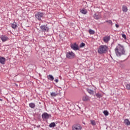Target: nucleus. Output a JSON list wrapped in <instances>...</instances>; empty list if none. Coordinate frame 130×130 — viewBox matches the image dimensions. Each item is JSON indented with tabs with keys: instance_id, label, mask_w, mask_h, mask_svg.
<instances>
[{
	"instance_id": "nucleus-11",
	"label": "nucleus",
	"mask_w": 130,
	"mask_h": 130,
	"mask_svg": "<svg viewBox=\"0 0 130 130\" xmlns=\"http://www.w3.org/2000/svg\"><path fill=\"white\" fill-rule=\"evenodd\" d=\"M93 18L95 19V20H99V19H100V18H101V15L100 14H94V16H93Z\"/></svg>"
},
{
	"instance_id": "nucleus-23",
	"label": "nucleus",
	"mask_w": 130,
	"mask_h": 130,
	"mask_svg": "<svg viewBox=\"0 0 130 130\" xmlns=\"http://www.w3.org/2000/svg\"><path fill=\"white\" fill-rule=\"evenodd\" d=\"M88 32L89 33V34H91V35H93V34H95V31H94V30L89 29L88 30Z\"/></svg>"
},
{
	"instance_id": "nucleus-18",
	"label": "nucleus",
	"mask_w": 130,
	"mask_h": 130,
	"mask_svg": "<svg viewBox=\"0 0 130 130\" xmlns=\"http://www.w3.org/2000/svg\"><path fill=\"white\" fill-rule=\"evenodd\" d=\"M11 27L13 29H17V23L16 22H14L12 24Z\"/></svg>"
},
{
	"instance_id": "nucleus-28",
	"label": "nucleus",
	"mask_w": 130,
	"mask_h": 130,
	"mask_svg": "<svg viewBox=\"0 0 130 130\" xmlns=\"http://www.w3.org/2000/svg\"><path fill=\"white\" fill-rule=\"evenodd\" d=\"M84 46H85V43H82L80 45V48H82V47H84Z\"/></svg>"
},
{
	"instance_id": "nucleus-21",
	"label": "nucleus",
	"mask_w": 130,
	"mask_h": 130,
	"mask_svg": "<svg viewBox=\"0 0 130 130\" xmlns=\"http://www.w3.org/2000/svg\"><path fill=\"white\" fill-rule=\"evenodd\" d=\"M95 96L97 97V98H101V97H102V94L99 92H98L95 94Z\"/></svg>"
},
{
	"instance_id": "nucleus-13",
	"label": "nucleus",
	"mask_w": 130,
	"mask_h": 130,
	"mask_svg": "<svg viewBox=\"0 0 130 130\" xmlns=\"http://www.w3.org/2000/svg\"><path fill=\"white\" fill-rule=\"evenodd\" d=\"M83 101H88V100H90V98L87 95H84L82 98Z\"/></svg>"
},
{
	"instance_id": "nucleus-16",
	"label": "nucleus",
	"mask_w": 130,
	"mask_h": 130,
	"mask_svg": "<svg viewBox=\"0 0 130 130\" xmlns=\"http://www.w3.org/2000/svg\"><path fill=\"white\" fill-rule=\"evenodd\" d=\"M127 7L126 6L123 5L122 6V11L124 12V13H126L127 12Z\"/></svg>"
},
{
	"instance_id": "nucleus-33",
	"label": "nucleus",
	"mask_w": 130,
	"mask_h": 130,
	"mask_svg": "<svg viewBox=\"0 0 130 130\" xmlns=\"http://www.w3.org/2000/svg\"><path fill=\"white\" fill-rule=\"evenodd\" d=\"M129 105H130V104H129Z\"/></svg>"
},
{
	"instance_id": "nucleus-10",
	"label": "nucleus",
	"mask_w": 130,
	"mask_h": 130,
	"mask_svg": "<svg viewBox=\"0 0 130 130\" xmlns=\"http://www.w3.org/2000/svg\"><path fill=\"white\" fill-rule=\"evenodd\" d=\"M104 42H105V43H108V41L110 40V36H105L103 38Z\"/></svg>"
},
{
	"instance_id": "nucleus-26",
	"label": "nucleus",
	"mask_w": 130,
	"mask_h": 130,
	"mask_svg": "<svg viewBox=\"0 0 130 130\" xmlns=\"http://www.w3.org/2000/svg\"><path fill=\"white\" fill-rule=\"evenodd\" d=\"M125 87L127 90H130V84H126Z\"/></svg>"
},
{
	"instance_id": "nucleus-4",
	"label": "nucleus",
	"mask_w": 130,
	"mask_h": 130,
	"mask_svg": "<svg viewBox=\"0 0 130 130\" xmlns=\"http://www.w3.org/2000/svg\"><path fill=\"white\" fill-rule=\"evenodd\" d=\"M40 29L42 32H48L49 31V28L47 26V25H42L40 26Z\"/></svg>"
},
{
	"instance_id": "nucleus-7",
	"label": "nucleus",
	"mask_w": 130,
	"mask_h": 130,
	"mask_svg": "<svg viewBox=\"0 0 130 130\" xmlns=\"http://www.w3.org/2000/svg\"><path fill=\"white\" fill-rule=\"evenodd\" d=\"M0 39H1L2 42H6V41H8V40H9V37L5 35L1 36Z\"/></svg>"
},
{
	"instance_id": "nucleus-2",
	"label": "nucleus",
	"mask_w": 130,
	"mask_h": 130,
	"mask_svg": "<svg viewBox=\"0 0 130 130\" xmlns=\"http://www.w3.org/2000/svg\"><path fill=\"white\" fill-rule=\"evenodd\" d=\"M107 51H108V46L105 45L100 46L98 49V52L100 54H104V53H106Z\"/></svg>"
},
{
	"instance_id": "nucleus-27",
	"label": "nucleus",
	"mask_w": 130,
	"mask_h": 130,
	"mask_svg": "<svg viewBox=\"0 0 130 130\" xmlns=\"http://www.w3.org/2000/svg\"><path fill=\"white\" fill-rule=\"evenodd\" d=\"M90 122L92 125H96V122H95V120H91Z\"/></svg>"
},
{
	"instance_id": "nucleus-29",
	"label": "nucleus",
	"mask_w": 130,
	"mask_h": 130,
	"mask_svg": "<svg viewBox=\"0 0 130 130\" xmlns=\"http://www.w3.org/2000/svg\"><path fill=\"white\" fill-rule=\"evenodd\" d=\"M122 37L124 38V39H126V36L125 34H122Z\"/></svg>"
},
{
	"instance_id": "nucleus-3",
	"label": "nucleus",
	"mask_w": 130,
	"mask_h": 130,
	"mask_svg": "<svg viewBox=\"0 0 130 130\" xmlns=\"http://www.w3.org/2000/svg\"><path fill=\"white\" fill-rule=\"evenodd\" d=\"M44 17V13L41 12H37L36 13L35 15V19L37 21H39V22H41L42 21V19Z\"/></svg>"
},
{
	"instance_id": "nucleus-22",
	"label": "nucleus",
	"mask_w": 130,
	"mask_h": 130,
	"mask_svg": "<svg viewBox=\"0 0 130 130\" xmlns=\"http://www.w3.org/2000/svg\"><path fill=\"white\" fill-rule=\"evenodd\" d=\"M29 106L30 108H35V104L31 103L29 104Z\"/></svg>"
},
{
	"instance_id": "nucleus-32",
	"label": "nucleus",
	"mask_w": 130,
	"mask_h": 130,
	"mask_svg": "<svg viewBox=\"0 0 130 130\" xmlns=\"http://www.w3.org/2000/svg\"><path fill=\"white\" fill-rule=\"evenodd\" d=\"M0 101H3V100L2 99H0Z\"/></svg>"
},
{
	"instance_id": "nucleus-5",
	"label": "nucleus",
	"mask_w": 130,
	"mask_h": 130,
	"mask_svg": "<svg viewBox=\"0 0 130 130\" xmlns=\"http://www.w3.org/2000/svg\"><path fill=\"white\" fill-rule=\"evenodd\" d=\"M66 57L67 58H69L70 59L74 58V57H75V53L73 52H69L66 53Z\"/></svg>"
},
{
	"instance_id": "nucleus-14",
	"label": "nucleus",
	"mask_w": 130,
	"mask_h": 130,
	"mask_svg": "<svg viewBox=\"0 0 130 130\" xmlns=\"http://www.w3.org/2000/svg\"><path fill=\"white\" fill-rule=\"evenodd\" d=\"M48 80H50V81H53L54 80V77L51 75H49L47 76Z\"/></svg>"
},
{
	"instance_id": "nucleus-30",
	"label": "nucleus",
	"mask_w": 130,
	"mask_h": 130,
	"mask_svg": "<svg viewBox=\"0 0 130 130\" xmlns=\"http://www.w3.org/2000/svg\"><path fill=\"white\" fill-rule=\"evenodd\" d=\"M54 81L55 82V83H58V79H55Z\"/></svg>"
},
{
	"instance_id": "nucleus-19",
	"label": "nucleus",
	"mask_w": 130,
	"mask_h": 130,
	"mask_svg": "<svg viewBox=\"0 0 130 130\" xmlns=\"http://www.w3.org/2000/svg\"><path fill=\"white\" fill-rule=\"evenodd\" d=\"M50 95H51V96H52V97H56V96H57V95H58V93H57L56 92H52L51 93Z\"/></svg>"
},
{
	"instance_id": "nucleus-12",
	"label": "nucleus",
	"mask_w": 130,
	"mask_h": 130,
	"mask_svg": "<svg viewBox=\"0 0 130 130\" xmlns=\"http://www.w3.org/2000/svg\"><path fill=\"white\" fill-rule=\"evenodd\" d=\"M86 91L90 95H94V90L90 89V88H86Z\"/></svg>"
},
{
	"instance_id": "nucleus-15",
	"label": "nucleus",
	"mask_w": 130,
	"mask_h": 130,
	"mask_svg": "<svg viewBox=\"0 0 130 130\" xmlns=\"http://www.w3.org/2000/svg\"><path fill=\"white\" fill-rule=\"evenodd\" d=\"M124 123H125L126 125H130V121L128 119H125L124 121Z\"/></svg>"
},
{
	"instance_id": "nucleus-31",
	"label": "nucleus",
	"mask_w": 130,
	"mask_h": 130,
	"mask_svg": "<svg viewBox=\"0 0 130 130\" xmlns=\"http://www.w3.org/2000/svg\"><path fill=\"white\" fill-rule=\"evenodd\" d=\"M115 26H116V28H118V27H119V25H118V24H116Z\"/></svg>"
},
{
	"instance_id": "nucleus-8",
	"label": "nucleus",
	"mask_w": 130,
	"mask_h": 130,
	"mask_svg": "<svg viewBox=\"0 0 130 130\" xmlns=\"http://www.w3.org/2000/svg\"><path fill=\"white\" fill-rule=\"evenodd\" d=\"M71 47L72 49H73V50H79V49H80V48H79V46H78V45L76 43L72 44Z\"/></svg>"
},
{
	"instance_id": "nucleus-1",
	"label": "nucleus",
	"mask_w": 130,
	"mask_h": 130,
	"mask_svg": "<svg viewBox=\"0 0 130 130\" xmlns=\"http://www.w3.org/2000/svg\"><path fill=\"white\" fill-rule=\"evenodd\" d=\"M115 51L117 56L119 57L124 54L125 52L123 46H121L120 44H118V46H117L116 48L115 49Z\"/></svg>"
},
{
	"instance_id": "nucleus-9",
	"label": "nucleus",
	"mask_w": 130,
	"mask_h": 130,
	"mask_svg": "<svg viewBox=\"0 0 130 130\" xmlns=\"http://www.w3.org/2000/svg\"><path fill=\"white\" fill-rule=\"evenodd\" d=\"M0 63L1 64H6V58L4 57L0 56Z\"/></svg>"
},
{
	"instance_id": "nucleus-25",
	"label": "nucleus",
	"mask_w": 130,
	"mask_h": 130,
	"mask_svg": "<svg viewBox=\"0 0 130 130\" xmlns=\"http://www.w3.org/2000/svg\"><path fill=\"white\" fill-rule=\"evenodd\" d=\"M103 113L106 116H107L109 114V113L107 111V110L104 111Z\"/></svg>"
},
{
	"instance_id": "nucleus-24",
	"label": "nucleus",
	"mask_w": 130,
	"mask_h": 130,
	"mask_svg": "<svg viewBox=\"0 0 130 130\" xmlns=\"http://www.w3.org/2000/svg\"><path fill=\"white\" fill-rule=\"evenodd\" d=\"M106 23H108V24L112 26L113 23H112V21H111V20H107L106 21Z\"/></svg>"
},
{
	"instance_id": "nucleus-17",
	"label": "nucleus",
	"mask_w": 130,
	"mask_h": 130,
	"mask_svg": "<svg viewBox=\"0 0 130 130\" xmlns=\"http://www.w3.org/2000/svg\"><path fill=\"white\" fill-rule=\"evenodd\" d=\"M80 13H81V14H83V15H86V14H87L88 12L86 9H83L80 11Z\"/></svg>"
},
{
	"instance_id": "nucleus-20",
	"label": "nucleus",
	"mask_w": 130,
	"mask_h": 130,
	"mask_svg": "<svg viewBox=\"0 0 130 130\" xmlns=\"http://www.w3.org/2000/svg\"><path fill=\"white\" fill-rule=\"evenodd\" d=\"M56 126V125L55 124V123H54V122L51 123L49 125V127H54Z\"/></svg>"
},
{
	"instance_id": "nucleus-6",
	"label": "nucleus",
	"mask_w": 130,
	"mask_h": 130,
	"mask_svg": "<svg viewBox=\"0 0 130 130\" xmlns=\"http://www.w3.org/2000/svg\"><path fill=\"white\" fill-rule=\"evenodd\" d=\"M49 117H51V115L48 114L47 113H44L42 115V118H43V119H48Z\"/></svg>"
}]
</instances>
